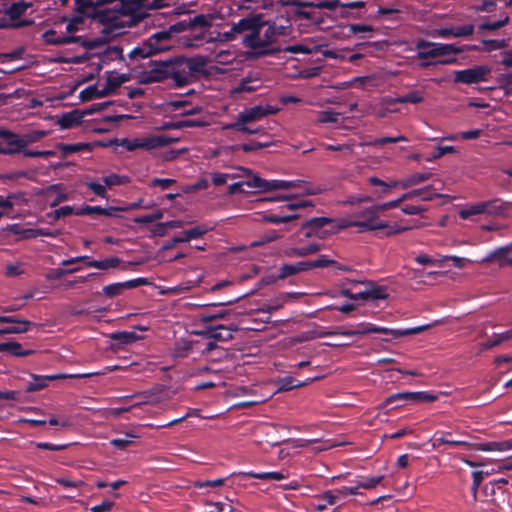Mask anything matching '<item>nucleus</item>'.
I'll use <instances>...</instances> for the list:
<instances>
[{"label":"nucleus","mask_w":512,"mask_h":512,"mask_svg":"<svg viewBox=\"0 0 512 512\" xmlns=\"http://www.w3.org/2000/svg\"><path fill=\"white\" fill-rule=\"evenodd\" d=\"M323 245L320 243H310L308 245L292 248L289 252L290 256L304 257L317 253L322 249Z\"/></svg>","instance_id":"nucleus-39"},{"label":"nucleus","mask_w":512,"mask_h":512,"mask_svg":"<svg viewBox=\"0 0 512 512\" xmlns=\"http://www.w3.org/2000/svg\"><path fill=\"white\" fill-rule=\"evenodd\" d=\"M492 72L489 65H475L468 69L456 70L454 74V82L466 85L478 84L488 80Z\"/></svg>","instance_id":"nucleus-8"},{"label":"nucleus","mask_w":512,"mask_h":512,"mask_svg":"<svg viewBox=\"0 0 512 512\" xmlns=\"http://www.w3.org/2000/svg\"><path fill=\"white\" fill-rule=\"evenodd\" d=\"M299 6H313L320 9H328V10H335L338 7H342V3L340 0H324L319 1L317 3H305V4H298Z\"/></svg>","instance_id":"nucleus-57"},{"label":"nucleus","mask_w":512,"mask_h":512,"mask_svg":"<svg viewBox=\"0 0 512 512\" xmlns=\"http://www.w3.org/2000/svg\"><path fill=\"white\" fill-rule=\"evenodd\" d=\"M451 433L450 432H436L433 437V447L437 448L440 445H449L452 447H465L469 448L471 446V443L465 440H454L450 438Z\"/></svg>","instance_id":"nucleus-23"},{"label":"nucleus","mask_w":512,"mask_h":512,"mask_svg":"<svg viewBox=\"0 0 512 512\" xmlns=\"http://www.w3.org/2000/svg\"><path fill=\"white\" fill-rule=\"evenodd\" d=\"M431 176V173H414L399 181V186H401L403 189H407L411 186L418 185L429 180Z\"/></svg>","instance_id":"nucleus-38"},{"label":"nucleus","mask_w":512,"mask_h":512,"mask_svg":"<svg viewBox=\"0 0 512 512\" xmlns=\"http://www.w3.org/2000/svg\"><path fill=\"white\" fill-rule=\"evenodd\" d=\"M271 145L270 142H258V141H252L250 143H243V144H240V145H233V146H230L229 149L231 151H237V150H242L246 153H249V152H254V151H257V150H260L262 148H266V147H269Z\"/></svg>","instance_id":"nucleus-42"},{"label":"nucleus","mask_w":512,"mask_h":512,"mask_svg":"<svg viewBox=\"0 0 512 512\" xmlns=\"http://www.w3.org/2000/svg\"><path fill=\"white\" fill-rule=\"evenodd\" d=\"M367 287L357 292V296L362 300H384L388 297L386 288L374 285L372 282H366Z\"/></svg>","instance_id":"nucleus-21"},{"label":"nucleus","mask_w":512,"mask_h":512,"mask_svg":"<svg viewBox=\"0 0 512 512\" xmlns=\"http://www.w3.org/2000/svg\"><path fill=\"white\" fill-rule=\"evenodd\" d=\"M474 33V25L468 24L464 26H459L456 28H439L434 32V36H438L441 38H450V37H467L471 36Z\"/></svg>","instance_id":"nucleus-18"},{"label":"nucleus","mask_w":512,"mask_h":512,"mask_svg":"<svg viewBox=\"0 0 512 512\" xmlns=\"http://www.w3.org/2000/svg\"><path fill=\"white\" fill-rule=\"evenodd\" d=\"M235 330H236V328L231 329V328L223 326V325H218L215 327H209L208 329L203 330V331H197L196 334L202 336L204 339H213L216 342L217 341L226 342L233 338L232 333Z\"/></svg>","instance_id":"nucleus-15"},{"label":"nucleus","mask_w":512,"mask_h":512,"mask_svg":"<svg viewBox=\"0 0 512 512\" xmlns=\"http://www.w3.org/2000/svg\"><path fill=\"white\" fill-rule=\"evenodd\" d=\"M178 139L172 138L167 135H155L144 138H123L120 140L119 145L125 148L127 151H135L136 149H144L147 151L168 146L172 143L177 142Z\"/></svg>","instance_id":"nucleus-4"},{"label":"nucleus","mask_w":512,"mask_h":512,"mask_svg":"<svg viewBox=\"0 0 512 512\" xmlns=\"http://www.w3.org/2000/svg\"><path fill=\"white\" fill-rule=\"evenodd\" d=\"M47 135L44 130H34L23 135H20V140L23 145V149L27 148L30 144L35 143Z\"/></svg>","instance_id":"nucleus-43"},{"label":"nucleus","mask_w":512,"mask_h":512,"mask_svg":"<svg viewBox=\"0 0 512 512\" xmlns=\"http://www.w3.org/2000/svg\"><path fill=\"white\" fill-rule=\"evenodd\" d=\"M169 70V60L156 62L150 70L145 71L142 74V82L145 84H150L170 79Z\"/></svg>","instance_id":"nucleus-11"},{"label":"nucleus","mask_w":512,"mask_h":512,"mask_svg":"<svg viewBox=\"0 0 512 512\" xmlns=\"http://www.w3.org/2000/svg\"><path fill=\"white\" fill-rule=\"evenodd\" d=\"M85 112L79 109H74L70 112L63 113L57 120V124L62 130L70 129L81 124Z\"/></svg>","instance_id":"nucleus-19"},{"label":"nucleus","mask_w":512,"mask_h":512,"mask_svg":"<svg viewBox=\"0 0 512 512\" xmlns=\"http://www.w3.org/2000/svg\"><path fill=\"white\" fill-rule=\"evenodd\" d=\"M483 451H507L512 450V439L501 442H489L482 447Z\"/></svg>","instance_id":"nucleus-53"},{"label":"nucleus","mask_w":512,"mask_h":512,"mask_svg":"<svg viewBox=\"0 0 512 512\" xmlns=\"http://www.w3.org/2000/svg\"><path fill=\"white\" fill-rule=\"evenodd\" d=\"M414 197H418L422 201H431L434 198L442 197V195L437 193V189H435L432 185H428L419 189H413L403 194V198H406V200L413 199Z\"/></svg>","instance_id":"nucleus-24"},{"label":"nucleus","mask_w":512,"mask_h":512,"mask_svg":"<svg viewBox=\"0 0 512 512\" xmlns=\"http://www.w3.org/2000/svg\"><path fill=\"white\" fill-rule=\"evenodd\" d=\"M298 218L297 214H267L263 217L265 222L272 224L288 223Z\"/></svg>","instance_id":"nucleus-46"},{"label":"nucleus","mask_w":512,"mask_h":512,"mask_svg":"<svg viewBox=\"0 0 512 512\" xmlns=\"http://www.w3.org/2000/svg\"><path fill=\"white\" fill-rule=\"evenodd\" d=\"M336 262L326 255H320L315 260L299 261L294 263L297 274L304 271H309L314 268L328 267Z\"/></svg>","instance_id":"nucleus-20"},{"label":"nucleus","mask_w":512,"mask_h":512,"mask_svg":"<svg viewBox=\"0 0 512 512\" xmlns=\"http://www.w3.org/2000/svg\"><path fill=\"white\" fill-rule=\"evenodd\" d=\"M127 290L125 282H117L103 287L102 292L108 298L116 297Z\"/></svg>","instance_id":"nucleus-49"},{"label":"nucleus","mask_w":512,"mask_h":512,"mask_svg":"<svg viewBox=\"0 0 512 512\" xmlns=\"http://www.w3.org/2000/svg\"><path fill=\"white\" fill-rule=\"evenodd\" d=\"M106 85L105 90L109 92V95L113 94L123 83L129 80V77L125 74H117L112 71L106 72Z\"/></svg>","instance_id":"nucleus-28"},{"label":"nucleus","mask_w":512,"mask_h":512,"mask_svg":"<svg viewBox=\"0 0 512 512\" xmlns=\"http://www.w3.org/2000/svg\"><path fill=\"white\" fill-rule=\"evenodd\" d=\"M510 18L506 16L504 19H500L494 22H484L480 25L481 30H487V31H495L502 27H504L506 24H508Z\"/></svg>","instance_id":"nucleus-61"},{"label":"nucleus","mask_w":512,"mask_h":512,"mask_svg":"<svg viewBox=\"0 0 512 512\" xmlns=\"http://www.w3.org/2000/svg\"><path fill=\"white\" fill-rule=\"evenodd\" d=\"M429 327L430 325H422L407 329H390L389 336H391L392 338H399L407 335L419 334L428 329Z\"/></svg>","instance_id":"nucleus-45"},{"label":"nucleus","mask_w":512,"mask_h":512,"mask_svg":"<svg viewBox=\"0 0 512 512\" xmlns=\"http://www.w3.org/2000/svg\"><path fill=\"white\" fill-rule=\"evenodd\" d=\"M188 23L190 25V30H193L195 28L206 29V28L211 27V25H212L211 18L205 14H198L192 18H189Z\"/></svg>","instance_id":"nucleus-44"},{"label":"nucleus","mask_w":512,"mask_h":512,"mask_svg":"<svg viewBox=\"0 0 512 512\" xmlns=\"http://www.w3.org/2000/svg\"><path fill=\"white\" fill-rule=\"evenodd\" d=\"M207 63V58L200 55L169 59L170 79L177 87L187 86L195 81L197 74L205 72Z\"/></svg>","instance_id":"nucleus-1"},{"label":"nucleus","mask_w":512,"mask_h":512,"mask_svg":"<svg viewBox=\"0 0 512 512\" xmlns=\"http://www.w3.org/2000/svg\"><path fill=\"white\" fill-rule=\"evenodd\" d=\"M4 352L17 357L32 355L34 350L24 349L22 345L15 341L4 342Z\"/></svg>","instance_id":"nucleus-36"},{"label":"nucleus","mask_w":512,"mask_h":512,"mask_svg":"<svg viewBox=\"0 0 512 512\" xmlns=\"http://www.w3.org/2000/svg\"><path fill=\"white\" fill-rule=\"evenodd\" d=\"M276 38V24L266 21V26L262 33L261 50L257 51V56L274 55L275 53L282 51L281 48L268 47L276 41Z\"/></svg>","instance_id":"nucleus-12"},{"label":"nucleus","mask_w":512,"mask_h":512,"mask_svg":"<svg viewBox=\"0 0 512 512\" xmlns=\"http://www.w3.org/2000/svg\"><path fill=\"white\" fill-rule=\"evenodd\" d=\"M46 42L53 45H64L70 44L74 42H78L80 40V36H58L57 33L53 30L48 31L45 34Z\"/></svg>","instance_id":"nucleus-35"},{"label":"nucleus","mask_w":512,"mask_h":512,"mask_svg":"<svg viewBox=\"0 0 512 512\" xmlns=\"http://www.w3.org/2000/svg\"><path fill=\"white\" fill-rule=\"evenodd\" d=\"M109 96V92L105 88L99 90L96 85H91L82 90L79 97L82 101H90Z\"/></svg>","instance_id":"nucleus-34"},{"label":"nucleus","mask_w":512,"mask_h":512,"mask_svg":"<svg viewBox=\"0 0 512 512\" xmlns=\"http://www.w3.org/2000/svg\"><path fill=\"white\" fill-rule=\"evenodd\" d=\"M508 253H510V251H509L507 245L501 246V247H498L495 250L489 252L484 258H482L478 262L481 264H484V263H492L494 261H498L500 267H505L506 259L508 258L507 257Z\"/></svg>","instance_id":"nucleus-27"},{"label":"nucleus","mask_w":512,"mask_h":512,"mask_svg":"<svg viewBox=\"0 0 512 512\" xmlns=\"http://www.w3.org/2000/svg\"><path fill=\"white\" fill-rule=\"evenodd\" d=\"M261 86L259 79L245 78L242 79L239 85L235 88L236 93L253 92Z\"/></svg>","instance_id":"nucleus-47"},{"label":"nucleus","mask_w":512,"mask_h":512,"mask_svg":"<svg viewBox=\"0 0 512 512\" xmlns=\"http://www.w3.org/2000/svg\"><path fill=\"white\" fill-rule=\"evenodd\" d=\"M397 403H408V398H406V391L389 395L384 401V406L391 405L392 408H398L400 407V404Z\"/></svg>","instance_id":"nucleus-52"},{"label":"nucleus","mask_w":512,"mask_h":512,"mask_svg":"<svg viewBox=\"0 0 512 512\" xmlns=\"http://www.w3.org/2000/svg\"><path fill=\"white\" fill-rule=\"evenodd\" d=\"M344 228H346L344 223H339L333 218L313 217L301 225L300 232L306 238L316 237L318 239H325Z\"/></svg>","instance_id":"nucleus-2"},{"label":"nucleus","mask_w":512,"mask_h":512,"mask_svg":"<svg viewBox=\"0 0 512 512\" xmlns=\"http://www.w3.org/2000/svg\"><path fill=\"white\" fill-rule=\"evenodd\" d=\"M417 49L430 48L428 52H418V58H436L451 54H460L464 52L463 48L457 47L455 44L434 43L426 40H419L416 44Z\"/></svg>","instance_id":"nucleus-9"},{"label":"nucleus","mask_w":512,"mask_h":512,"mask_svg":"<svg viewBox=\"0 0 512 512\" xmlns=\"http://www.w3.org/2000/svg\"><path fill=\"white\" fill-rule=\"evenodd\" d=\"M340 114L334 111H322L320 112L318 121L320 123H337L339 120Z\"/></svg>","instance_id":"nucleus-64"},{"label":"nucleus","mask_w":512,"mask_h":512,"mask_svg":"<svg viewBox=\"0 0 512 512\" xmlns=\"http://www.w3.org/2000/svg\"><path fill=\"white\" fill-rule=\"evenodd\" d=\"M12 232L16 235H20L22 239H35L40 237L38 228H21L19 225H14Z\"/></svg>","instance_id":"nucleus-51"},{"label":"nucleus","mask_w":512,"mask_h":512,"mask_svg":"<svg viewBox=\"0 0 512 512\" xmlns=\"http://www.w3.org/2000/svg\"><path fill=\"white\" fill-rule=\"evenodd\" d=\"M21 151H24V149L20 135L17 133H14V137L0 141V152L2 155H15L19 154Z\"/></svg>","instance_id":"nucleus-25"},{"label":"nucleus","mask_w":512,"mask_h":512,"mask_svg":"<svg viewBox=\"0 0 512 512\" xmlns=\"http://www.w3.org/2000/svg\"><path fill=\"white\" fill-rule=\"evenodd\" d=\"M110 338L120 345H127L137 342L142 337L133 331H117L110 335Z\"/></svg>","instance_id":"nucleus-31"},{"label":"nucleus","mask_w":512,"mask_h":512,"mask_svg":"<svg viewBox=\"0 0 512 512\" xmlns=\"http://www.w3.org/2000/svg\"><path fill=\"white\" fill-rule=\"evenodd\" d=\"M260 20L261 13H251L232 24L233 32L238 33L239 37H243L245 34L250 33L251 29L255 27V22Z\"/></svg>","instance_id":"nucleus-22"},{"label":"nucleus","mask_w":512,"mask_h":512,"mask_svg":"<svg viewBox=\"0 0 512 512\" xmlns=\"http://www.w3.org/2000/svg\"><path fill=\"white\" fill-rule=\"evenodd\" d=\"M302 183L301 180L286 181V180H267L266 192L280 189H290L298 187Z\"/></svg>","instance_id":"nucleus-40"},{"label":"nucleus","mask_w":512,"mask_h":512,"mask_svg":"<svg viewBox=\"0 0 512 512\" xmlns=\"http://www.w3.org/2000/svg\"><path fill=\"white\" fill-rule=\"evenodd\" d=\"M121 259L113 256L104 260H91L86 263L87 267L96 268L100 270H107L110 268H116L120 265Z\"/></svg>","instance_id":"nucleus-32"},{"label":"nucleus","mask_w":512,"mask_h":512,"mask_svg":"<svg viewBox=\"0 0 512 512\" xmlns=\"http://www.w3.org/2000/svg\"><path fill=\"white\" fill-rule=\"evenodd\" d=\"M33 6L32 2H27L25 0H20L11 3L10 5H2L3 9L6 12V15L13 22L22 21L20 18L26 14L27 10Z\"/></svg>","instance_id":"nucleus-17"},{"label":"nucleus","mask_w":512,"mask_h":512,"mask_svg":"<svg viewBox=\"0 0 512 512\" xmlns=\"http://www.w3.org/2000/svg\"><path fill=\"white\" fill-rule=\"evenodd\" d=\"M255 27H253L250 33L245 34L242 38L241 43L252 50L255 51L257 55V51L261 50V40L263 29L266 26V21L264 20L263 15L261 14V20L255 22Z\"/></svg>","instance_id":"nucleus-13"},{"label":"nucleus","mask_w":512,"mask_h":512,"mask_svg":"<svg viewBox=\"0 0 512 512\" xmlns=\"http://www.w3.org/2000/svg\"><path fill=\"white\" fill-rule=\"evenodd\" d=\"M278 110V108L271 105H255L240 112L237 115V119L234 123L248 124L251 122H256L268 115L276 114Z\"/></svg>","instance_id":"nucleus-10"},{"label":"nucleus","mask_w":512,"mask_h":512,"mask_svg":"<svg viewBox=\"0 0 512 512\" xmlns=\"http://www.w3.org/2000/svg\"><path fill=\"white\" fill-rule=\"evenodd\" d=\"M497 491L499 490L496 487L495 483H493L492 481L486 483L482 488L483 498L481 499V501L494 503L496 500L495 496L497 494Z\"/></svg>","instance_id":"nucleus-54"},{"label":"nucleus","mask_w":512,"mask_h":512,"mask_svg":"<svg viewBox=\"0 0 512 512\" xmlns=\"http://www.w3.org/2000/svg\"><path fill=\"white\" fill-rule=\"evenodd\" d=\"M223 128L226 130H234V131L243 132V133H247V134H251V135L252 134H260L264 131V128H262V127H257L255 129H252L249 126H247V124H242V123H229V124H226Z\"/></svg>","instance_id":"nucleus-50"},{"label":"nucleus","mask_w":512,"mask_h":512,"mask_svg":"<svg viewBox=\"0 0 512 512\" xmlns=\"http://www.w3.org/2000/svg\"><path fill=\"white\" fill-rule=\"evenodd\" d=\"M209 230H210V228H208L205 225H199V226L192 227L188 230H185L184 235H186V238H184V241L188 242L191 239L200 238L204 234H206Z\"/></svg>","instance_id":"nucleus-55"},{"label":"nucleus","mask_w":512,"mask_h":512,"mask_svg":"<svg viewBox=\"0 0 512 512\" xmlns=\"http://www.w3.org/2000/svg\"><path fill=\"white\" fill-rule=\"evenodd\" d=\"M424 100L423 92L421 91H410L404 95L398 96L395 99V102L405 104V103H411V104H418L421 103Z\"/></svg>","instance_id":"nucleus-48"},{"label":"nucleus","mask_w":512,"mask_h":512,"mask_svg":"<svg viewBox=\"0 0 512 512\" xmlns=\"http://www.w3.org/2000/svg\"><path fill=\"white\" fill-rule=\"evenodd\" d=\"M1 318L9 319L11 321H0V323H9L13 324L12 326H7L0 328V335L5 334H21L30 330L33 323L29 320L19 319L15 316H5L0 315Z\"/></svg>","instance_id":"nucleus-14"},{"label":"nucleus","mask_w":512,"mask_h":512,"mask_svg":"<svg viewBox=\"0 0 512 512\" xmlns=\"http://www.w3.org/2000/svg\"><path fill=\"white\" fill-rule=\"evenodd\" d=\"M508 210V206L501 199L495 198L487 201H481L468 206L460 211L462 219H469L474 215H504Z\"/></svg>","instance_id":"nucleus-6"},{"label":"nucleus","mask_w":512,"mask_h":512,"mask_svg":"<svg viewBox=\"0 0 512 512\" xmlns=\"http://www.w3.org/2000/svg\"><path fill=\"white\" fill-rule=\"evenodd\" d=\"M267 180L259 176H253L251 180L245 181V186L256 189L258 192H266Z\"/></svg>","instance_id":"nucleus-60"},{"label":"nucleus","mask_w":512,"mask_h":512,"mask_svg":"<svg viewBox=\"0 0 512 512\" xmlns=\"http://www.w3.org/2000/svg\"><path fill=\"white\" fill-rule=\"evenodd\" d=\"M368 182L372 186H378L380 187V190H376L375 194L378 198H381L387 194H389L391 188L396 187L399 185V181H393L390 184L384 182L383 180L379 179L378 177L372 176L368 179Z\"/></svg>","instance_id":"nucleus-33"},{"label":"nucleus","mask_w":512,"mask_h":512,"mask_svg":"<svg viewBox=\"0 0 512 512\" xmlns=\"http://www.w3.org/2000/svg\"><path fill=\"white\" fill-rule=\"evenodd\" d=\"M245 475L248 477H251V478H255V479L272 480V481H280V480L287 478L286 474H283L282 472H277V471L259 472V473L250 471V472L245 473Z\"/></svg>","instance_id":"nucleus-41"},{"label":"nucleus","mask_w":512,"mask_h":512,"mask_svg":"<svg viewBox=\"0 0 512 512\" xmlns=\"http://www.w3.org/2000/svg\"><path fill=\"white\" fill-rule=\"evenodd\" d=\"M355 329H345L343 332V336H356V335H364L369 333H381L385 335H389L390 328L377 326L373 323L369 322H361L358 323Z\"/></svg>","instance_id":"nucleus-16"},{"label":"nucleus","mask_w":512,"mask_h":512,"mask_svg":"<svg viewBox=\"0 0 512 512\" xmlns=\"http://www.w3.org/2000/svg\"><path fill=\"white\" fill-rule=\"evenodd\" d=\"M355 216L362 220L351 221L348 224H345L346 227H357L361 232L381 230L389 227L386 222L379 220L374 205L358 211L355 213Z\"/></svg>","instance_id":"nucleus-7"},{"label":"nucleus","mask_w":512,"mask_h":512,"mask_svg":"<svg viewBox=\"0 0 512 512\" xmlns=\"http://www.w3.org/2000/svg\"><path fill=\"white\" fill-rule=\"evenodd\" d=\"M318 379H319V377H313V378H308L305 381H300L292 376H285V377L280 378L277 381V391L278 392L290 391L294 388H299V387L305 386V385L309 384L310 382H312L314 380H318Z\"/></svg>","instance_id":"nucleus-26"},{"label":"nucleus","mask_w":512,"mask_h":512,"mask_svg":"<svg viewBox=\"0 0 512 512\" xmlns=\"http://www.w3.org/2000/svg\"><path fill=\"white\" fill-rule=\"evenodd\" d=\"M117 366H106L101 371L89 372V373H79V374H53L46 376H34V381L29 383L27 386L28 392H36L45 387H47L49 381L57 380V379H82V378H91L94 376L105 375L109 372L116 370Z\"/></svg>","instance_id":"nucleus-5"},{"label":"nucleus","mask_w":512,"mask_h":512,"mask_svg":"<svg viewBox=\"0 0 512 512\" xmlns=\"http://www.w3.org/2000/svg\"><path fill=\"white\" fill-rule=\"evenodd\" d=\"M408 403H431L438 399V396L429 391H406Z\"/></svg>","instance_id":"nucleus-30"},{"label":"nucleus","mask_w":512,"mask_h":512,"mask_svg":"<svg viewBox=\"0 0 512 512\" xmlns=\"http://www.w3.org/2000/svg\"><path fill=\"white\" fill-rule=\"evenodd\" d=\"M383 478V476L366 477L359 480L358 484L360 488L372 489L375 488L383 480Z\"/></svg>","instance_id":"nucleus-62"},{"label":"nucleus","mask_w":512,"mask_h":512,"mask_svg":"<svg viewBox=\"0 0 512 512\" xmlns=\"http://www.w3.org/2000/svg\"><path fill=\"white\" fill-rule=\"evenodd\" d=\"M510 339H512V329L507 330L500 334H496L493 339L488 340L484 344V348H486V349L493 348V347L499 345L500 343H502L504 341H508Z\"/></svg>","instance_id":"nucleus-56"},{"label":"nucleus","mask_w":512,"mask_h":512,"mask_svg":"<svg viewBox=\"0 0 512 512\" xmlns=\"http://www.w3.org/2000/svg\"><path fill=\"white\" fill-rule=\"evenodd\" d=\"M74 213V209L72 206H62L52 213L47 214L48 217H52L53 220H59L62 217L70 216Z\"/></svg>","instance_id":"nucleus-63"},{"label":"nucleus","mask_w":512,"mask_h":512,"mask_svg":"<svg viewBox=\"0 0 512 512\" xmlns=\"http://www.w3.org/2000/svg\"><path fill=\"white\" fill-rule=\"evenodd\" d=\"M58 149L61 151L63 156H68L72 153H77L81 151H88L90 152L92 150V146L89 143H75V144H65L60 143L58 144Z\"/></svg>","instance_id":"nucleus-37"},{"label":"nucleus","mask_w":512,"mask_h":512,"mask_svg":"<svg viewBox=\"0 0 512 512\" xmlns=\"http://www.w3.org/2000/svg\"><path fill=\"white\" fill-rule=\"evenodd\" d=\"M103 181L106 186L113 187L125 184L128 181V178L126 176H121L115 173H112L108 176L103 177Z\"/></svg>","instance_id":"nucleus-59"},{"label":"nucleus","mask_w":512,"mask_h":512,"mask_svg":"<svg viewBox=\"0 0 512 512\" xmlns=\"http://www.w3.org/2000/svg\"><path fill=\"white\" fill-rule=\"evenodd\" d=\"M34 23L33 20L23 19L22 21L13 22L10 20L8 15H6L5 10L0 9V29H19L23 27H28Z\"/></svg>","instance_id":"nucleus-29"},{"label":"nucleus","mask_w":512,"mask_h":512,"mask_svg":"<svg viewBox=\"0 0 512 512\" xmlns=\"http://www.w3.org/2000/svg\"><path fill=\"white\" fill-rule=\"evenodd\" d=\"M172 47L170 32L159 31L152 34L141 46L135 47L129 54L130 58H147Z\"/></svg>","instance_id":"nucleus-3"},{"label":"nucleus","mask_w":512,"mask_h":512,"mask_svg":"<svg viewBox=\"0 0 512 512\" xmlns=\"http://www.w3.org/2000/svg\"><path fill=\"white\" fill-rule=\"evenodd\" d=\"M398 142H408V138L404 135H399L396 137H380L376 138L370 142L373 146H384L389 143H398Z\"/></svg>","instance_id":"nucleus-58"}]
</instances>
